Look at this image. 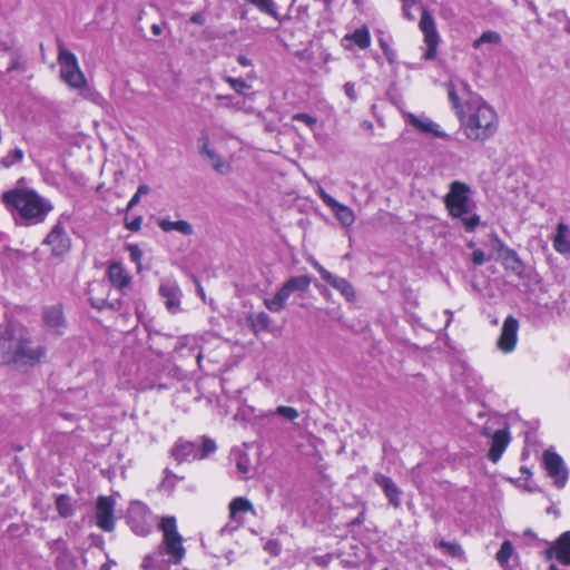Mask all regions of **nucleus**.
Returning <instances> with one entry per match:
<instances>
[{
    "label": "nucleus",
    "instance_id": "40",
    "mask_svg": "<svg viewBox=\"0 0 570 570\" xmlns=\"http://www.w3.org/2000/svg\"><path fill=\"white\" fill-rule=\"evenodd\" d=\"M308 285H309V279L306 276L292 278V279L287 281V291L294 289V288L304 289V288L308 287Z\"/></svg>",
    "mask_w": 570,
    "mask_h": 570
},
{
    "label": "nucleus",
    "instance_id": "6",
    "mask_svg": "<svg viewBox=\"0 0 570 570\" xmlns=\"http://www.w3.org/2000/svg\"><path fill=\"white\" fill-rule=\"evenodd\" d=\"M61 80L72 89L83 90L88 87L85 73L80 69L78 59L73 52L67 49L63 42L58 43V57Z\"/></svg>",
    "mask_w": 570,
    "mask_h": 570
},
{
    "label": "nucleus",
    "instance_id": "49",
    "mask_svg": "<svg viewBox=\"0 0 570 570\" xmlns=\"http://www.w3.org/2000/svg\"><path fill=\"white\" fill-rule=\"evenodd\" d=\"M190 21L193 23H196V24H204L205 22V19L203 17V14L200 13H194L191 17H190Z\"/></svg>",
    "mask_w": 570,
    "mask_h": 570
},
{
    "label": "nucleus",
    "instance_id": "55",
    "mask_svg": "<svg viewBox=\"0 0 570 570\" xmlns=\"http://www.w3.org/2000/svg\"><path fill=\"white\" fill-rule=\"evenodd\" d=\"M276 543H273V542H267L266 544V550L271 551V552H274V553H278L279 552V549L276 551Z\"/></svg>",
    "mask_w": 570,
    "mask_h": 570
},
{
    "label": "nucleus",
    "instance_id": "38",
    "mask_svg": "<svg viewBox=\"0 0 570 570\" xmlns=\"http://www.w3.org/2000/svg\"><path fill=\"white\" fill-rule=\"evenodd\" d=\"M439 546L444 549L452 557L463 556V550L460 544L454 542L440 541Z\"/></svg>",
    "mask_w": 570,
    "mask_h": 570
},
{
    "label": "nucleus",
    "instance_id": "3",
    "mask_svg": "<svg viewBox=\"0 0 570 570\" xmlns=\"http://www.w3.org/2000/svg\"><path fill=\"white\" fill-rule=\"evenodd\" d=\"M46 356V347L33 345L28 337L11 334L0 336V360L7 364L33 366Z\"/></svg>",
    "mask_w": 570,
    "mask_h": 570
},
{
    "label": "nucleus",
    "instance_id": "44",
    "mask_svg": "<svg viewBox=\"0 0 570 570\" xmlns=\"http://www.w3.org/2000/svg\"><path fill=\"white\" fill-rule=\"evenodd\" d=\"M317 195L321 197V199L323 200V203L330 207L336 199L334 197H332L330 194H327L323 187L321 186H317Z\"/></svg>",
    "mask_w": 570,
    "mask_h": 570
},
{
    "label": "nucleus",
    "instance_id": "43",
    "mask_svg": "<svg viewBox=\"0 0 570 570\" xmlns=\"http://www.w3.org/2000/svg\"><path fill=\"white\" fill-rule=\"evenodd\" d=\"M344 92L351 101H355L357 99V92L354 82H346L344 85Z\"/></svg>",
    "mask_w": 570,
    "mask_h": 570
},
{
    "label": "nucleus",
    "instance_id": "7",
    "mask_svg": "<svg viewBox=\"0 0 570 570\" xmlns=\"http://www.w3.org/2000/svg\"><path fill=\"white\" fill-rule=\"evenodd\" d=\"M126 521L136 535L147 537L153 532V512L150 508L141 501H134L129 504Z\"/></svg>",
    "mask_w": 570,
    "mask_h": 570
},
{
    "label": "nucleus",
    "instance_id": "4",
    "mask_svg": "<svg viewBox=\"0 0 570 570\" xmlns=\"http://www.w3.org/2000/svg\"><path fill=\"white\" fill-rule=\"evenodd\" d=\"M470 193L469 185L455 180L450 185L444 203L450 215L460 218L468 232H473L480 224V216L471 210Z\"/></svg>",
    "mask_w": 570,
    "mask_h": 570
},
{
    "label": "nucleus",
    "instance_id": "58",
    "mask_svg": "<svg viewBox=\"0 0 570 570\" xmlns=\"http://www.w3.org/2000/svg\"><path fill=\"white\" fill-rule=\"evenodd\" d=\"M63 561H65V558H63V557H58V558L56 559V567H57V568H59Z\"/></svg>",
    "mask_w": 570,
    "mask_h": 570
},
{
    "label": "nucleus",
    "instance_id": "53",
    "mask_svg": "<svg viewBox=\"0 0 570 570\" xmlns=\"http://www.w3.org/2000/svg\"><path fill=\"white\" fill-rule=\"evenodd\" d=\"M149 190H150V189H149V187H148L147 185L142 184V185H140V186L138 187V189H137L136 194H137L138 196H140V197H141V195H146V194H148V193H149Z\"/></svg>",
    "mask_w": 570,
    "mask_h": 570
},
{
    "label": "nucleus",
    "instance_id": "20",
    "mask_svg": "<svg viewBox=\"0 0 570 570\" xmlns=\"http://www.w3.org/2000/svg\"><path fill=\"white\" fill-rule=\"evenodd\" d=\"M374 481L379 487L382 488L390 503L395 508L400 507L401 491L394 483V481L391 478L381 473L374 475Z\"/></svg>",
    "mask_w": 570,
    "mask_h": 570
},
{
    "label": "nucleus",
    "instance_id": "31",
    "mask_svg": "<svg viewBox=\"0 0 570 570\" xmlns=\"http://www.w3.org/2000/svg\"><path fill=\"white\" fill-rule=\"evenodd\" d=\"M24 157V153L20 148H16L10 150L6 156H3L0 160V164L3 168H10L13 165L22 161Z\"/></svg>",
    "mask_w": 570,
    "mask_h": 570
},
{
    "label": "nucleus",
    "instance_id": "24",
    "mask_svg": "<svg viewBox=\"0 0 570 570\" xmlns=\"http://www.w3.org/2000/svg\"><path fill=\"white\" fill-rule=\"evenodd\" d=\"M336 219L346 227H350L355 222V215L354 212L346 205H343L335 200L330 207H328Z\"/></svg>",
    "mask_w": 570,
    "mask_h": 570
},
{
    "label": "nucleus",
    "instance_id": "23",
    "mask_svg": "<svg viewBox=\"0 0 570 570\" xmlns=\"http://www.w3.org/2000/svg\"><path fill=\"white\" fill-rule=\"evenodd\" d=\"M157 225L165 233L176 230L187 236L194 233L193 226L187 220L171 222L168 218H159Z\"/></svg>",
    "mask_w": 570,
    "mask_h": 570
},
{
    "label": "nucleus",
    "instance_id": "42",
    "mask_svg": "<svg viewBox=\"0 0 570 570\" xmlns=\"http://www.w3.org/2000/svg\"><path fill=\"white\" fill-rule=\"evenodd\" d=\"M293 120L302 122L309 129H313L316 125V118L307 114H296L292 117Z\"/></svg>",
    "mask_w": 570,
    "mask_h": 570
},
{
    "label": "nucleus",
    "instance_id": "5",
    "mask_svg": "<svg viewBox=\"0 0 570 570\" xmlns=\"http://www.w3.org/2000/svg\"><path fill=\"white\" fill-rule=\"evenodd\" d=\"M158 529L163 534L161 547L165 554L169 557V561L178 564L186 554L184 547V538L178 531L177 519L174 515L161 517Z\"/></svg>",
    "mask_w": 570,
    "mask_h": 570
},
{
    "label": "nucleus",
    "instance_id": "34",
    "mask_svg": "<svg viewBox=\"0 0 570 570\" xmlns=\"http://www.w3.org/2000/svg\"><path fill=\"white\" fill-rule=\"evenodd\" d=\"M224 81L229 85V87L237 94L243 95L246 90L250 88V86L240 78H234L227 76L224 78Z\"/></svg>",
    "mask_w": 570,
    "mask_h": 570
},
{
    "label": "nucleus",
    "instance_id": "39",
    "mask_svg": "<svg viewBox=\"0 0 570 570\" xmlns=\"http://www.w3.org/2000/svg\"><path fill=\"white\" fill-rule=\"evenodd\" d=\"M379 43H380V47L384 53V56L386 57V59L389 60L390 63H393L395 61V58H396V53L395 51L390 47L389 45V40L385 39L384 37H380L379 38Z\"/></svg>",
    "mask_w": 570,
    "mask_h": 570
},
{
    "label": "nucleus",
    "instance_id": "56",
    "mask_svg": "<svg viewBox=\"0 0 570 570\" xmlns=\"http://www.w3.org/2000/svg\"><path fill=\"white\" fill-rule=\"evenodd\" d=\"M105 304H106V301H105V299H101L100 302H97V303H96L95 301H92V299H91V305H92L94 307L98 308V309H102V308H104V306H105Z\"/></svg>",
    "mask_w": 570,
    "mask_h": 570
},
{
    "label": "nucleus",
    "instance_id": "59",
    "mask_svg": "<svg viewBox=\"0 0 570 570\" xmlns=\"http://www.w3.org/2000/svg\"><path fill=\"white\" fill-rule=\"evenodd\" d=\"M333 0H324L325 6H330Z\"/></svg>",
    "mask_w": 570,
    "mask_h": 570
},
{
    "label": "nucleus",
    "instance_id": "1",
    "mask_svg": "<svg viewBox=\"0 0 570 570\" xmlns=\"http://www.w3.org/2000/svg\"><path fill=\"white\" fill-rule=\"evenodd\" d=\"M449 100L458 117L460 131L471 142H485L498 131L499 117L495 109L481 96L471 95L462 102L470 87L461 80L446 85Z\"/></svg>",
    "mask_w": 570,
    "mask_h": 570
},
{
    "label": "nucleus",
    "instance_id": "51",
    "mask_svg": "<svg viewBox=\"0 0 570 570\" xmlns=\"http://www.w3.org/2000/svg\"><path fill=\"white\" fill-rule=\"evenodd\" d=\"M139 200H140V196H138L135 193V195L128 202L127 208L130 209V208L135 207L139 203Z\"/></svg>",
    "mask_w": 570,
    "mask_h": 570
},
{
    "label": "nucleus",
    "instance_id": "21",
    "mask_svg": "<svg viewBox=\"0 0 570 570\" xmlns=\"http://www.w3.org/2000/svg\"><path fill=\"white\" fill-rule=\"evenodd\" d=\"M552 245L557 253L561 255L570 254V227L567 224L559 223L557 225Z\"/></svg>",
    "mask_w": 570,
    "mask_h": 570
},
{
    "label": "nucleus",
    "instance_id": "17",
    "mask_svg": "<svg viewBox=\"0 0 570 570\" xmlns=\"http://www.w3.org/2000/svg\"><path fill=\"white\" fill-rule=\"evenodd\" d=\"M110 284L118 291H124L131 284V276L120 262H112L107 269Z\"/></svg>",
    "mask_w": 570,
    "mask_h": 570
},
{
    "label": "nucleus",
    "instance_id": "2",
    "mask_svg": "<svg viewBox=\"0 0 570 570\" xmlns=\"http://www.w3.org/2000/svg\"><path fill=\"white\" fill-rule=\"evenodd\" d=\"M1 200L9 210H16L21 219L28 223H41L52 210V206L36 190L28 188L7 190L2 194Z\"/></svg>",
    "mask_w": 570,
    "mask_h": 570
},
{
    "label": "nucleus",
    "instance_id": "8",
    "mask_svg": "<svg viewBox=\"0 0 570 570\" xmlns=\"http://www.w3.org/2000/svg\"><path fill=\"white\" fill-rule=\"evenodd\" d=\"M419 27L424 36V43L426 47L423 57L425 60H433L436 57L440 35L436 29L434 17L425 8H422Z\"/></svg>",
    "mask_w": 570,
    "mask_h": 570
},
{
    "label": "nucleus",
    "instance_id": "9",
    "mask_svg": "<svg viewBox=\"0 0 570 570\" xmlns=\"http://www.w3.org/2000/svg\"><path fill=\"white\" fill-rule=\"evenodd\" d=\"M498 420L502 421L503 426L501 429H498L493 432L488 425L482 429L483 435L491 436V446L488 453V458L493 463H497L501 459L510 443V434L505 421L501 417H498Z\"/></svg>",
    "mask_w": 570,
    "mask_h": 570
},
{
    "label": "nucleus",
    "instance_id": "52",
    "mask_svg": "<svg viewBox=\"0 0 570 570\" xmlns=\"http://www.w3.org/2000/svg\"><path fill=\"white\" fill-rule=\"evenodd\" d=\"M237 61L243 67L250 66V60L247 57H245L244 55H239L237 57Z\"/></svg>",
    "mask_w": 570,
    "mask_h": 570
},
{
    "label": "nucleus",
    "instance_id": "41",
    "mask_svg": "<svg viewBox=\"0 0 570 570\" xmlns=\"http://www.w3.org/2000/svg\"><path fill=\"white\" fill-rule=\"evenodd\" d=\"M402 1V11L404 18L410 21L415 19V16L412 12L413 7L419 2V0H401Z\"/></svg>",
    "mask_w": 570,
    "mask_h": 570
},
{
    "label": "nucleus",
    "instance_id": "11",
    "mask_svg": "<svg viewBox=\"0 0 570 570\" xmlns=\"http://www.w3.org/2000/svg\"><path fill=\"white\" fill-rule=\"evenodd\" d=\"M43 245L50 248L53 256H62L70 250L71 239L60 222H58L46 236Z\"/></svg>",
    "mask_w": 570,
    "mask_h": 570
},
{
    "label": "nucleus",
    "instance_id": "10",
    "mask_svg": "<svg viewBox=\"0 0 570 570\" xmlns=\"http://www.w3.org/2000/svg\"><path fill=\"white\" fill-rule=\"evenodd\" d=\"M116 501L111 497L100 495L96 502V525L105 531L112 532L116 528Z\"/></svg>",
    "mask_w": 570,
    "mask_h": 570
},
{
    "label": "nucleus",
    "instance_id": "22",
    "mask_svg": "<svg viewBox=\"0 0 570 570\" xmlns=\"http://www.w3.org/2000/svg\"><path fill=\"white\" fill-rule=\"evenodd\" d=\"M159 294L165 298V304L170 313H175L179 307L180 289L176 284H163L159 287Z\"/></svg>",
    "mask_w": 570,
    "mask_h": 570
},
{
    "label": "nucleus",
    "instance_id": "13",
    "mask_svg": "<svg viewBox=\"0 0 570 570\" xmlns=\"http://www.w3.org/2000/svg\"><path fill=\"white\" fill-rule=\"evenodd\" d=\"M42 320L46 328L55 335H62L67 328V322L61 304L45 307L42 312Z\"/></svg>",
    "mask_w": 570,
    "mask_h": 570
},
{
    "label": "nucleus",
    "instance_id": "14",
    "mask_svg": "<svg viewBox=\"0 0 570 570\" xmlns=\"http://www.w3.org/2000/svg\"><path fill=\"white\" fill-rule=\"evenodd\" d=\"M519 322L513 316H508L498 340V348L503 353H510L515 348L518 341Z\"/></svg>",
    "mask_w": 570,
    "mask_h": 570
},
{
    "label": "nucleus",
    "instance_id": "16",
    "mask_svg": "<svg viewBox=\"0 0 570 570\" xmlns=\"http://www.w3.org/2000/svg\"><path fill=\"white\" fill-rule=\"evenodd\" d=\"M170 454L177 463L197 461V444L191 441L178 439L171 448Z\"/></svg>",
    "mask_w": 570,
    "mask_h": 570
},
{
    "label": "nucleus",
    "instance_id": "15",
    "mask_svg": "<svg viewBox=\"0 0 570 570\" xmlns=\"http://www.w3.org/2000/svg\"><path fill=\"white\" fill-rule=\"evenodd\" d=\"M406 121L422 134L431 135L436 138H449L448 134L440 128L439 124L428 117L406 114Z\"/></svg>",
    "mask_w": 570,
    "mask_h": 570
},
{
    "label": "nucleus",
    "instance_id": "50",
    "mask_svg": "<svg viewBox=\"0 0 570 570\" xmlns=\"http://www.w3.org/2000/svg\"><path fill=\"white\" fill-rule=\"evenodd\" d=\"M298 416L295 409L287 406V421H293Z\"/></svg>",
    "mask_w": 570,
    "mask_h": 570
},
{
    "label": "nucleus",
    "instance_id": "28",
    "mask_svg": "<svg viewBox=\"0 0 570 570\" xmlns=\"http://www.w3.org/2000/svg\"><path fill=\"white\" fill-rule=\"evenodd\" d=\"M202 154L206 155L210 160L212 165L220 174L226 173L229 169V165L225 163L219 156H217L210 148L208 140L204 144L202 148Z\"/></svg>",
    "mask_w": 570,
    "mask_h": 570
},
{
    "label": "nucleus",
    "instance_id": "45",
    "mask_svg": "<svg viewBox=\"0 0 570 570\" xmlns=\"http://www.w3.org/2000/svg\"><path fill=\"white\" fill-rule=\"evenodd\" d=\"M311 264L318 272L322 279H324L326 282L327 278H331L332 274L328 271H326L317 261L311 259Z\"/></svg>",
    "mask_w": 570,
    "mask_h": 570
},
{
    "label": "nucleus",
    "instance_id": "46",
    "mask_svg": "<svg viewBox=\"0 0 570 570\" xmlns=\"http://www.w3.org/2000/svg\"><path fill=\"white\" fill-rule=\"evenodd\" d=\"M311 264L318 272L322 279H324L326 282L327 278H331L332 274L328 271H326L317 261L311 259Z\"/></svg>",
    "mask_w": 570,
    "mask_h": 570
},
{
    "label": "nucleus",
    "instance_id": "47",
    "mask_svg": "<svg viewBox=\"0 0 570 570\" xmlns=\"http://www.w3.org/2000/svg\"><path fill=\"white\" fill-rule=\"evenodd\" d=\"M485 261H487V257H485V254H484L483 250L475 249L472 253V262H473L474 265L480 266V265L484 264Z\"/></svg>",
    "mask_w": 570,
    "mask_h": 570
},
{
    "label": "nucleus",
    "instance_id": "60",
    "mask_svg": "<svg viewBox=\"0 0 570 570\" xmlns=\"http://www.w3.org/2000/svg\"><path fill=\"white\" fill-rule=\"evenodd\" d=\"M217 98L218 99H227L228 97H226V96H218Z\"/></svg>",
    "mask_w": 570,
    "mask_h": 570
},
{
    "label": "nucleus",
    "instance_id": "48",
    "mask_svg": "<svg viewBox=\"0 0 570 570\" xmlns=\"http://www.w3.org/2000/svg\"><path fill=\"white\" fill-rule=\"evenodd\" d=\"M126 227L131 232H138L141 227V217H136L130 222H126Z\"/></svg>",
    "mask_w": 570,
    "mask_h": 570
},
{
    "label": "nucleus",
    "instance_id": "27",
    "mask_svg": "<svg viewBox=\"0 0 570 570\" xmlns=\"http://www.w3.org/2000/svg\"><path fill=\"white\" fill-rule=\"evenodd\" d=\"M56 509L58 514L63 519L70 518L75 513L72 500L67 494L56 497Z\"/></svg>",
    "mask_w": 570,
    "mask_h": 570
},
{
    "label": "nucleus",
    "instance_id": "35",
    "mask_svg": "<svg viewBox=\"0 0 570 570\" xmlns=\"http://www.w3.org/2000/svg\"><path fill=\"white\" fill-rule=\"evenodd\" d=\"M164 473H165V476L161 481V488L164 490L173 491L175 489L177 482L179 480H181L183 478L178 476L169 469H165Z\"/></svg>",
    "mask_w": 570,
    "mask_h": 570
},
{
    "label": "nucleus",
    "instance_id": "29",
    "mask_svg": "<svg viewBox=\"0 0 570 570\" xmlns=\"http://www.w3.org/2000/svg\"><path fill=\"white\" fill-rule=\"evenodd\" d=\"M501 42V36L499 32L493 30L484 31L480 38L473 41V48L479 49L483 45H499Z\"/></svg>",
    "mask_w": 570,
    "mask_h": 570
},
{
    "label": "nucleus",
    "instance_id": "57",
    "mask_svg": "<svg viewBox=\"0 0 570 570\" xmlns=\"http://www.w3.org/2000/svg\"><path fill=\"white\" fill-rule=\"evenodd\" d=\"M277 413H278L279 415H284V416H285V405H279V406L277 407Z\"/></svg>",
    "mask_w": 570,
    "mask_h": 570
},
{
    "label": "nucleus",
    "instance_id": "54",
    "mask_svg": "<svg viewBox=\"0 0 570 570\" xmlns=\"http://www.w3.org/2000/svg\"><path fill=\"white\" fill-rule=\"evenodd\" d=\"M150 29H151V32H153L154 36H160L161 32H163L161 27L159 24H156V23L153 24Z\"/></svg>",
    "mask_w": 570,
    "mask_h": 570
},
{
    "label": "nucleus",
    "instance_id": "12",
    "mask_svg": "<svg viewBox=\"0 0 570 570\" xmlns=\"http://www.w3.org/2000/svg\"><path fill=\"white\" fill-rule=\"evenodd\" d=\"M543 464L547 474L558 488H563L568 481V469L562 458L556 452L547 450L543 453Z\"/></svg>",
    "mask_w": 570,
    "mask_h": 570
},
{
    "label": "nucleus",
    "instance_id": "32",
    "mask_svg": "<svg viewBox=\"0 0 570 570\" xmlns=\"http://www.w3.org/2000/svg\"><path fill=\"white\" fill-rule=\"evenodd\" d=\"M513 553V547L511 544L510 541H504L502 544H501V548L500 550L498 551L497 553V560L498 562L503 567V568H507L508 567V562H509V559L511 558Z\"/></svg>",
    "mask_w": 570,
    "mask_h": 570
},
{
    "label": "nucleus",
    "instance_id": "30",
    "mask_svg": "<svg viewBox=\"0 0 570 570\" xmlns=\"http://www.w3.org/2000/svg\"><path fill=\"white\" fill-rule=\"evenodd\" d=\"M217 450L216 442L208 438H202L200 449L197 446V460H204Z\"/></svg>",
    "mask_w": 570,
    "mask_h": 570
},
{
    "label": "nucleus",
    "instance_id": "33",
    "mask_svg": "<svg viewBox=\"0 0 570 570\" xmlns=\"http://www.w3.org/2000/svg\"><path fill=\"white\" fill-rule=\"evenodd\" d=\"M246 2L255 6L259 11L276 17L275 6L273 0H245Z\"/></svg>",
    "mask_w": 570,
    "mask_h": 570
},
{
    "label": "nucleus",
    "instance_id": "36",
    "mask_svg": "<svg viewBox=\"0 0 570 570\" xmlns=\"http://www.w3.org/2000/svg\"><path fill=\"white\" fill-rule=\"evenodd\" d=\"M285 299V285H283L276 293L275 298L265 301V304L269 311H279L283 307Z\"/></svg>",
    "mask_w": 570,
    "mask_h": 570
},
{
    "label": "nucleus",
    "instance_id": "18",
    "mask_svg": "<svg viewBox=\"0 0 570 570\" xmlns=\"http://www.w3.org/2000/svg\"><path fill=\"white\" fill-rule=\"evenodd\" d=\"M352 45L360 49H367L371 46V35L366 26L355 29L353 32L347 33L342 39V46L351 49Z\"/></svg>",
    "mask_w": 570,
    "mask_h": 570
},
{
    "label": "nucleus",
    "instance_id": "25",
    "mask_svg": "<svg viewBox=\"0 0 570 570\" xmlns=\"http://www.w3.org/2000/svg\"><path fill=\"white\" fill-rule=\"evenodd\" d=\"M326 283L337 289L347 301H353L355 298L353 286L345 278L337 277L332 274L331 278L326 279Z\"/></svg>",
    "mask_w": 570,
    "mask_h": 570
},
{
    "label": "nucleus",
    "instance_id": "26",
    "mask_svg": "<svg viewBox=\"0 0 570 570\" xmlns=\"http://www.w3.org/2000/svg\"><path fill=\"white\" fill-rule=\"evenodd\" d=\"M229 518L235 520L239 513H254V507L249 500L243 497L234 498L229 503Z\"/></svg>",
    "mask_w": 570,
    "mask_h": 570
},
{
    "label": "nucleus",
    "instance_id": "19",
    "mask_svg": "<svg viewBox=\"0 0 570 570\" xmlns=\"http://www.w3.org/2000/svg\"><path fill=\"white\" fill-rule=\"evenodd\" d=\"M550 557L554 558L561 564H570V531L560 535L550 549Z\"/></svg>",
    "mask_w": 570,
    "mask_h": 570
},
{
    "label": "nucleus",
    "instance_id": "37",
    "mask_svg": "<svg viewBox=\"0 0 570 570\" xmlns=\"http://www.w3.org/2000/svg\"><path fill=\"white\" fill-rule=\"evenodd\" d=\"M126 249L129 253L131 262H134L137 265V271H141V258H142V250L137 244H127Z\"/></svg>",
    "mask_w": 570,
    "mask_h": 570
}]
</instances>
